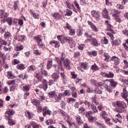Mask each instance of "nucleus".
Returning a JSON list of instances; mask_svg holds the SVG:
<instances>
[{
  "label": "nucleus",
  "instance_id": "obj_1",
  "mask_svg": "<svg viewBox=\"0 0 128 128\" xmlns=\"http://www.w3.org/2000/svg\"><path fill=\"white\" fill-rule=\"evenodd\" d=\"M8 14L4 13V10H2L0 12V17L2 18V21H3V24H4L6 22L8 24L9 26H12V18H8Z\"/></svg>",
  "mask_w": 128,
  "mask_h": 128
},
{
  "label": "nucleus",
  "instance_id": "obj_2",
  "mask_svg": "<svg viewBox=\"0 0 128 128\" xmlns=\"http://www.w3.org/2000/svg\"><path fill=\"white\" fill-rule=\"evenodd\" d=\"M57 38L58 40L62 44H64L65 42H66L71 46H72V42H74V40H72V38L66 36H62V35L57 36Z\"/></svg>",
  "mask_w": 128,
  "mask_h": 128
},
{
  "label": "nucleus",
  "instance_id": "obj_3",
  "mask_svg": "<svg viewBox=\"0 0 128 128\" xmlns=\"http://www.w3.org/2000/svg\"><path fill=\"white\" fill-rule=\"evenodd\" d=\"M112 16L113 18H114V20L117 22H119L120 24L122 20V18H120V12L114 10H112Z\"/></svg>",
  "mask_w": 128,
  "mask_h": 128
},
{
  "label": "nucleus",
  "instance_id": "obj_4",
  "mask_svg": "<svg viewBox=\"0 0 128 128\" xmlns=\"http://www.w3.org/2000/svg\"><path fill=\"white\" fill-rule=\"evenodd\" d=\"M34 76L35 78H36V80H34V84H36L40 80V82H42L43 85L48 84V81L46 80H42V76L40 73L37 72L34 74Z\"/></svg>",
  "mask_w": 128,
  "mask_h": 128
},
{
  "label": "nucleus",
  "instance_id": "obj_5",
  "mask_svg": "<svg viewBox=\"0 0 128 128\" xmlns=\"http://www.w3.org/2000/svg\"><path fill=\"white\" fill-rule=\"evenodd\" d=\"M91 16L93 18L96 22H100V15L98 11L93 10L91 12Z\"/></svg>",
  "mask_w": 128,
  "mask_h": 128
},
{
  "label": "nucleus",
  "instance_id": "obj_6",
  "mask_svg": "<svg viewBox=\"0 0 128 128\" xmlns=\"http://www.w3.org/2000/svg\"><path fill=\"white\" fill-rule=\"evenodd\" d=\"M42 36L38 35L37 36H34V38L36 40L38 46L39 48H42V46H44V44L42 42Z\"/></svg>",
  "mask_w": 128,
  "mask_h": 128
},
{
  "label": "nucleus",
  "instance_id": "obj_7",
  "mask_svg": "<svg viewBox=\"0 0 128 128\" xmlns=\"http://www.w3.org/2000/svg\"><path fill=\"white\" fill-rule=\"evenodd\" d=\"M122 96L127 102V104L128 106V99L126 98L128 97V90H126V88H123V92L122 93Z\"/></svg>",
  "mask_w": 128,
  "mask_h": 128
},
{
  "label": "nucleus",
  "instance_id": "obj_8",
  "mask_svg": "<svg viewBox=\"0 0 128 128\" xmlns=\"http://www.w3.org/2000/svg\"><path fill=\"white\" fill-rule=\"evenodd\" d=\"M14 38L16 40H18V42H24V38H26V36L19 35L18 32H17L16 36Z\"/></svg>",
  "mask_w": 128,
  "mask_h": 128
},
{
  "label": "nucleus",
  "instance_id": "obj_9",
  "mask_svg": "<svg viewBox=\"0 0 128 128\" xmlns=\"http://www.w3.org/2000/svg\"><path fill=\"white\" fill-rule=\"evenodd\" d=\"M70 60L66 58L64 60V66L66 67V70H70Z\"/></svg>",
  "mask_w": 128,
  "mask_h": 128
},
{
  "label": "nucleus",
  "instance_id": "obj_10",
  "mask_svg": "<svg viewBox=\"0 0 128 128\" xmlns=\"http://www.w3.org/2000/svg\"><path fill=\"white\" fill-rule=\"evenodd\" d=\"M56 62L58 64V66L59 70L61 72H64V69L62 68V61L60 60V58H56Z\"/></svg>",
  "mask_w": 128,
  "mask_h": 128
},
{
  "label": "nucleus",
  "instance_id": "obj_11",
  "mask_svg": "<svg viewBox=\"0 0 128 128\" xmlns=\"http://www.w3.org/2000/svg\"><path fill=\"white\" fill-rule=\"evenodd\" d=\"M8 42H9L6 41L2 38H0V44H1V46H10V42H12V40H8Z\"/></svg>",
  "mask_w": 128,
  "mask_h": 128
},
{
  "label": "nucleus",
  "instance_id": "obj_12",
  "mask_svg": "<svg viewBox=\"0 0 128 128\" xmlns=\"http://www.w3.org/2000/svg\"><path fill=\"white\" fill-rule=\"evenodd\" d=\"M100 74L102 76H105L106 78H114V75L112 72H110L109 74H106L104 72H101Z\"/></svg>",
  "mask_w": 128,
  "mask_h": 128
},
{
  "label": "nucleus",
  "instance_id": "obj_13",
  "mask_svg": "<svg viewBox=\"0 0 128 128\" xmlns=\"http://www.w3.org/2000/svg\"><path fill=\"white\" fill-rule=\"evenodd\" d=\"M52 79H54V82H58V80L60 76V73L58 72H54L52 75Z\"/></svg>",
  "mask_w": 128,
  "mask_h": 128
},
{
  "label": "nucleus",
  "instance_id": "obj_14",
  "mask_svg": "<svg viewBox=\"0 0 128 128\" xmlns=\"http://www.w3.org/2000/svg\"><path fill=\"white\" fill-rule=\"evenodd\" d=\"M102 16L104 18H108L110 20V17L108 16V12L106 10V9L104 8L102 12Z\"/></svg>",
  "mask_w": 128,
  "mask_h": 128
},
{
  "label": "nucleus",
  "instance_id": "obj_15",
  "mask_svg": "<svg viewBox=\"0 0 128 128\" xmlns=\"http://www.w3.org/2000/svg\"><path fill=\"white\" fill-rule=\"evenodd\" d=\"M14 110H10L6 112V118H12V116L14 114Z\"/></svg>",
  "mask_w": 128,
  "mask_h": 128
},
{
  "label": "nucleus",
  "instance_id": "obj_16",
  "mask_svg": "<svg viewBox=\"0 0 128 128\" xmlns=\"http://www.w3.org/2000/svg\"><path fill=\"white\" fill-rule=\"evenodd\" d=\"M111 60L112 62H114V64H116V66H118V64L120 62V58L116 56H112L111 58Z\"/></svg>",
  "mask_w": 128,
  "mask_h": 128
},
{
  "label": "nucleus",
  "instance_id": "obj_17",
  "mask_svg": "<svg viewBox=\"0 0 128 128\" xmlns=\"http://www.w3.org/2000/svg\"><path fill=\"white\" fill-rule=\"evenodd\" d=\"M117 103H118V106L119 108H123L124 110V108H128V106H126V104L124 102H120L118 101Z\"/></svg>",
  "mask_w": 128,
  "mask_h": 128
},
{
  "label": "nucleus",
  "instance_id": "obj_18",
  "mask_svg": "<svg viewBox=\"0 0 128 128\" xmlns=\"http://www.w3.org/2000/svg\"><path fill=\"white\" fill-rule=\"evenodd\" d=\"M50 112H50V110H48V107L44 106L43 108V116H46V114L50 115Z\"/></svg>",
  "mask_w": 128,
  "mask_h": 128
},
{
  "label": "nucleus",
  "instance_id": "obj_19",
  "mask_svg": "<svg viewBox=\"0 0 128 128\" xmlns=\"http://www.w3.org/2000/svg\"><path fill=\"white\" fill-rule=\"evenodd\" d=\"M62 94L60 93L58 96L56 94L53 98H54L56 102H60V100H62Z\"/></svg>",
  "mask_w": 128,
  "mask_h": 128
},
{
  "label": "nucleus",
  "instance_id": "obj_20",
  "mask_svg": "<svg viewBox=\"0 0 128 128\" xmlns=\"http://www.w3.org/2000/svg\"><path fill=\"white\" fill-rule=\"evenodd\" d=\"M92 42V46H100V42H98V40L96 39L93 38V40L91 41Z\"/></svg>",
  "mask_w": 128,
  "mask_h": 128
},
{
  "label": "nucleus",
  "instance_id": "obj_21",
  "mask_svg": "<svg viewBox=\"0 0 128 128\" xmlns=\"http://www.w3.org/2000/svg\"><path fill=\"white\" fill-rule=\"evenodd\" d=\"M7 76L9 80H12L16 76L12 74V72H8Z\"/></svg>",
  "mask_w": 128,
  "mask_h": 128
},
{
  "label": "nucleus",
  "instance_id": "obj_22",
  "mask_svg": "<svg viewBox=\"0 0 128 128\" xmlns=\"http://www.w3.org/2000/svg\"><path fill=\"white\" fill-rule=\"evenodd\" d=\"M104 56L105 58L104 59V62H108L110 58V54H108V53H104Z\"/></svg>",
  "mask_w": 128,
  "mask_h": 128
},
{
  "label": "nucleus",
  "instance_id": "obj_23",
  "mask_svg": "<svg viewBox=\"0 0 128 128\" xmlns=\"http://www.w3.org/2000/svg\"><path fill=\"white\" fill-rule=\"evenodd\" d=\"M4 38H8V40L12 38V34L8 32H6L4 34Z\"/></svg>",
  "mask_w": 128,
  "mask_h": 128
},
{
  "label": "nucleus",
  "instance_id": "obj_24",
  "mask_svg": "<svg viewBox=\"0 0 128 128\" xmlns=\"http://www.w3.org/2000/svg\"><path fill=\"white\" fill-rule=\"evenodd\" d=\"M56 91L50 92L48 94L50 98H54V96L56 95Z\"/></svg>",
  "mask_w": 128,
  "mask_h": 128
},
{
  "label": "nucleus",
  "instance_id": "obj_25",
  "mask_svg": "<svg viewBox=\"0 0 128 128\" xmlns=\"http://www.w3.org/2000/svg\"><path fill=\"white\" fill-rule=\"evenodd\" d=\"M108 82H110L111 86H112L113 88H116V84H118V82H114V80L112 79L109 80Z\"/></svg>",
  "mask_w": 128,
  "mask_h": 128
},
{
  "label": "nucleus",
  "instance_id": "obj_26",
  "mask_svg": "<svg viewBox=\"0 0 128 128\" xmlns=\"http://www.w3.org/2000/svg\"><path fill=\"white\" fill-rule=\"evenodd\" d=\"M32 104H34V106H36V108L40 105V100L35 99L33 100Z\"/></svg>",
  "mask_w": 128,
  "mask_h": 128
},
{
  "label": "nucleus",
  "instance_id": "obj_27",
  "mask_svg": "<svg viewBox=\"0 0 128 128\" xmlns=\"http://www.w3.org/2000/svg\"><path fill=\"white\" fill-rule=\"evenodd\" d=\"M84 114L86 116V118H90L92 114V111L85 112Z\"/></svg>",
  "mask_w": 128,
  "mask_h": 128
},
{
  "label": "nucleus",
  "instance_id": "obj_28",
  "mask_svg": "<svg viewBox=\"0 0 128 128\" xmlns=\"http://www.w3.org/2000/svg\"><path fill=\"white\" fill-rule=\"evenodd\" d=\"M34 54L36 56H40L42 54V52L36 49V48H34Z\"/></svg>",
  "mask_w": 128,
  "mask_h": 128
},
{
  "label": "nucleus",
  "instance_id": "obj_29",
  "mask_svg": "<svg viewBox=\"0 0 128 128\" xmlns=\"http://www.w3.org/2000/svg\"><path fill=\"white\" fill-rule=\"evenodd\" d=\"M36 108L37 110V112H38V114H40V112L44 110V109H42V106L40 104L36 107Z\"/></svg>",
  "mask_w": 128,
  "mask_h": 128
},
{
  "label": "nucleus",
  "instance_id": "obj_30",
  "mask_svg": "<svg viewBox=\"0 0 128 128\" xmlns=\"http://www.w3.org/2000/svg\"><path fill=\"white\" fill-rule=\"evenodd\" d=\"M25 115L26 118H28V120L32 119V114L30 112L26 111V112H25Z\"/></svg>",
  "mask_w": 128,
  "mask_h": 128
},
{
  "label": "nucleus",
  "instance_id": "obj_31",
  "mask_svg": "<svg viewBox=\"0 0 128 128\" xmlns=\"http://www.w3.org/2000/svg\"><path fill=\"white\" fill-rule=\"evenodd\" d=\"M100 116L102 118H108L106 112V111H102Z\"/></svg>",
  "mask_w": 128,
  "mask_h": 128
},
{
  "label": "nucleus",
  "instance_id": "obj_32",
  "mask_svg": "<svg viewBox=\"0 0 128 128\" xmlns=\"http://www.w3.org/2000/svg\"><path fill=\"white\" fill-rule=\"evenodd\" d=\"M101 42L102 44H108V40L106 39V37H104V39L102 40Z\"/></svg>",
  "mask_w": 128,
  "mask_h": 128
},
{
  "label": "nucleus",
  "instance_id": "obj_33",
  "mask_svg": "<svg viewBox=\"0 0 128 128\" xmlns=\"http://www.w3.org/2000/svg\"><path fill=\"white\" fill-rule=\"evenodd\" d=\"M91 70H98V66L96 64H94V65H92L91 66Z\"/></svg>",
  "mask_w": 128,
  "mask_h": 128
},
{
  "label": "nucleus",
  "instance_id": "obj_34",
  "mask_svg": "<svg viewBox=\"0 0 128 128\" xmlns=\"http://www.w3.org/2000/svg\"><path fill=\"white\" fill-rule=\"evenodd\" d=\"M16 68L18 70H24V64H19L17 65Z\"/></svg>",
  "mask_w": 128,
  "mask_h": 128
},
{
  "label": "nucleus",
  "instance_id": "obj_35",
  "mask_svg": "<svg viewBox=\"0 0 128 128\" xmlns=\"http://www.w3.org/2000/svg\"><path fill=\"white\" fill-rule=\"evenodd\" d=\"M80 67L84 70H86L88 68V64L86 63H80Z\"/></svg>",
  "mask_w": 128,
  "mask_h": 128
},
{
  "label": "nucleus",
  "instance_id": "obj_36",
  "mask_svg": "<svg viewBox=\"0 0 128 128\" xmlns=\"http://www.w3.org/2000/svg\"><path fill=\"white\" fill-rule=\"evenodd\" d=\"M53 16H54L56 20H60V16H62L58 13H54L53 14Z\"/></svg>",
  "mask_w": 128,
  "mask_h": 128
},
{
  "label": "nucleus",
  "instance_id": "obj_37",
  "mask_svg": "<svg viewBox=\"0 0 128 128\" xmlns=\"http://www.w3.org/2000/svg\"><path fill=\"white\" fill-rule=\"evenodd\" d=\"M84 36H86L88 40H90V42H92L94 38H92V36H90L88 35V34L87 32H85Z\"/></svg>",
  "mask_w": 128,
  "mask_h": 128
},
{
  "label": "nucleus",
  "instance_id": "obj_38",
  "mask_svg": "<svg viewBox=\"0 0 128 128\" xmlns=\"http://www.w3.org/2000/svg\"><path fill=\"white\" fill-rule=\"evenodd\" d=\"M52 61L50 60L48 61L47 64V70H50L52 68Z\"/></svg>",
  "mask_w": 128,
  "mask_h": 128
},
{
  "label": "nucleus",
  "instance_id": "obj_39",
  "mask_svg": "<svg viewBox=\"0 0 128 128\" xmlns=\"http://www.w3.org/2000/svg\"><path fill=\"white\" fill-rule=\"evenodd\" d=\"M76 122L78 124H82V120L80 119V116H76Z\"/></svg>",
  "mask_w": 128,
  "mask_h": 128
},
{
  "label": "nucleus",
  "instance_id": "obj_40",
  "mask_svg": "<svg viewBox=\"0 0 128 128\" xmlns=\"http://www.w3.org/2000/svg\"><path fill=\"white\" fill-rule=\"evenodd\" d=\"M6 120H8V124L10 126H13V124H14V122L12 121V118H6Z\"/></svg>",
  "mask_w": 128,
  "mask_h": 128
},
{
  "label": "nucleus",
  "instance_id": "obj_41",
  "mask_svg": "<svg viewBox=\"0 0 128 128\" xmlns=\"http://www.w3.org/2000/svg\"><path fill=\"white\" fill-rule=\"evenodd\" d=\"M124 66L123 67L124 70H126L128 68V62L126 60H124Z\"/></svg>",
  "mask_w": 128,
  "mask_h": 128
},
{
  "label": "nucleus",
  "instance_id": "obj_42",
  "mask_svg": "<svg viewBox=\"0 0 128 128\" xmlns=\"http://www.w3.org/2000/svg\"><path fill=\"white\" fill-rule=\"evenodd\" d=\"M18 78H21V80H26V78H28V76L26 75L24 76V74H21L18 76Z\"/></svg>",
  "mask_w": 128,
  "mask_h": 128
},
{
  "label": "nucleus",
  "instance_id": "obj_43",
  "mask_svg": "<svg viewBox=\"0 0 128 128\" xmlns=\"http://www.w3.org/2000/svg\"><path fill=\"white\" fill-rule=\"evenodd\" d=\"M92 108V110L94 112V114H96V112H98V109L96 108V106L94 105H91Z\"/></svg>",
  "mask_w": 128,
  "mask_h": 128
},
{
  "label": "nucleus",
  "instance_id": "obj_44",
  "mask_svg": "<svg viewBox=\"0 0 128 128\" xmlns=\"http://www.w3.org/2000/svg\"><path fill=\"white\" fill-rule=\"evenodd\" d=\"M40 72L42 74V76H48V72L42 69V68H40Z\"/></svg>",
  "mask_w": 128,
  "mask_h": 128
},
{
  "label": "nucleus",
  "instance_id": "obj_45",
  "mask_svg": "<svg viewBox=\"0 0 128 128\" xmlns=\"http://www.w3.org/2000/svg\"><path fill=\"white\" fill-rule=\"evenodd\" d=\"M64 94L66 96H70V90H66L64 92Z\"/></svg>",
  "mask_w": 128,
  "mask_h": 128
},
{
  "label": "nucleus",
  "instance_id": "obj_46",
  "mask_svg": "<svg viewBox=\"0 0 128 128\" xmlns=\"http://www.w3.org/2000/svg\"><path fill=\"white\" fill-rule=\"evenodd\" d=\"M3 50H4V52H10L12 48H10V47H8L6 46H4L3 48Z\"/></svg>",
  "mask_w": 128,
  "mask_h": 128
},
{
  "label": "nucleus",
  "instance_id": "obj_47",
  "mask_svg": "<svg viewBox=\"0 0 128 128\" xmlns=\"http://www.w3.org/2000/svg\"><path fill=\"white\" fill-rule=\"evenodd\" d=\"M24 50V46L22 45L16 47V52H18V50Z\"/></svg>",
  "mask_w": 128,
  "mask_h": 128
},
{
  "label": "nucleus",
  "instance_id": "obj_48",
  "mask_svg": "<svg viewBox=\"0 0 128 128\" xmlns=\"http://www.w3.org/2000/svg\"><path fill=\"white\" fill-rule=\"evenodd\" d=\"M80 114H82L84 110H86V108H84L81 106L78 110Z\"/></svg>",
  "mask_w": 128,
  "mask_h": 128
},
{
  "label": "nucleus",
  "instance_id": "obj_49",
  "mask_svg": "<svg viewBox=\"0 0 128 128\" xmlns=\"http://www.w3.org/2000/svg\"><path fill=\"white\" fill-rule=\"evenodd\" d=\"M123 46H124V48H126V50H128V39H127L126 40V43L123 44Z\"/></svg>",
  "mask_w": 128,
  "mask_h": 128
},
{
  "label": "nucleus",
  "instance_id": "obj_50",
  "mask_svg": "<svg viewBox=\"0 0 128 128\" xmlns=\"http://www.w3.org/2000/svg\"><path fill=\"white\" fill-rule=\"evenodd\" d=\"M115 110L117 112H120V114H122V112H124V110H122V108H116Z\"/></svg>",
  "mask_w": 128,
  "mask_h": 128
},
{
  "label": "nucleus",
  "instance_id": "obj_51",
  "mask_svg": "<svg viewBox=\"0 0 128 128\" xmlns=\"http://www.w3.org/2000/svg\"><path fill=\"white\" fill-rule=\"evenodd\" d=\"M18 1L14 2V10H15L18 9Z\"/></svg>",
  "mask_w": 128,
  "mask_h": 128
},
{
  "label": "nucleus",
  "instance_id": "obj_52",
  "mask_svg": "<svg viewBox=\"0 0 128 128\" xmlns=\"http://www.w3.org/2000/svg\"><path fill=\"white\" fill-rule=\"evenodd\" d=\"M20 62L19 60H18L17 59H14V60H12V64H18Z\"/></svg>",
  "mask_w": 128,
  "mask_h": 128
},
{
  "label": "nucleus",
  "instance_id": "obj_53",
  "mask_svg": "<svg viewBox=\"0 0 128 128\" xmlns=\"http://www.w3.org/2000/svg\"><path fill=\"white\" fill-rule=\"evenodd\" d=\"M70 34L71 36H74V34H76V32L74 31V30L71 28L69 30Z\"/></svg>",
  "mask_w": 128,
  "mask_h": 128
},
{
  "label": "nucleus",
  "instance_id": "obj_54",
  "mask_svg": "<svg viewBox=\"0 0 128 128\" xmlns=\"http://www.w3.org/2000/svg\"><path fill=\"white\" fill-rule=\"evenodd\" d=\"M108 30L110 32H113L112 26L110 24H107Z\"/></svg>",
  "mask_w": 128,
  "mask_h": 128
},
{
  "label": "nucleus",
  "instance_id": "obj_55",
  "mask_svg": "<svg viewBox=\"0 0 128 128\" xmlns=\"http://www.w3.org/2000/svg\"><path fill=\"white\" fill-rule=\"evenodd\" d=\"M68 103H70V102L74 103V102H76V99H74V98H68Z\"/></svg>",
  "mask_w": 128,
  "mask_h": 128
},
{
  "label": "nucleus",
  "instance_id": "obj_56",
  "mask_svg": "<svg viewBox=\"0 0 128 128\" xmlns=\"http://www.w3.org/2000/svg\"><path fill=\"white\" fill-rule=\"evenodd\" d=\"M86 92H88V94H92V92H94V90H92V88H88Z\"/></svg>",
  "mask_w": 128,
  "mask_h": 128
},
{
  "label": "nucleus",
  "instance_id": "obj_57",
  "mask_svg": "<svg viewBox=\"0 0 128 128\" xmlns=\"http://www.w3.org/2000/svg\"><path fill=\"white\" fill-rule=\"evenodd\" d=\"M54 124V121L52 120H47L46 121V124L48 125V126H50V124Z\"/></svg>",
  "mask_w": 128,
  "mask_h": 128
},
{
  "label": "nucleus",
  "instance_id": "obj_58",
  "mask_svg": "<svg viewBox=\"0 0 128 128\" xmlns=\"http://www.w3.org/2000/svg\"><path fill=\"white\" fill-rule=\"evenodd\" d=\"M77 34L78 36H81L82 35V30H80V28H79L78 31H77Z\"/></svg>",
  "mask_w": 128,
  "mask_h": 128
},
{
  "label": "nucleus",
  "instance_id": "obj_59",
  "mask_svg": "<svg viewBox=\"0 0 128 128\" xmlns=\"http://www.w3.org/2000/svg\"><path fill=\"white\" fill-rule=\"evenodd\" d=\"M96 54H97V53H96V51L90 52V56H96Z\"/></svg>",
  "mask_w": 128,
  "mask_h": 128
},
{
  "label": "nucleus",
  "instance_id": "obj_60",
  "mask_svg": "<svg viewBox=\"0 0 128 128\" xmlns=\"http://www.w3.org/2000/svg\"><path fill=\"white\" fill-rule=\"evenodd\" d=\"M66 16H70L72 14V11L70 10H66Z\"/></svg>",
  "mask_w": 128,
  "mask_h": 128
},
{
  "label": "nucleus",
  "instance_id": "obj_61",
  "mask_svg": "<svg viewBox=\"0 0 128 128\" xmlns=\"http://www.w3.org/2000/svg\"><path fill=\"white\" fill-rule=\"evenodd\" d=\"M64 28H66L67 30H72V26L68 24V23H66V26L64 27Z\"/></svg>",
  "mask_w": 128,
  "mask_h": 128
},
{
  "label": "nucleus",
  "instance_id": "obj_62",
  "mask_svg": "<svg viewBox=\"0 0 128 128\" xmlns=\"http://www.w3.org/2000/svg\"><path fill=\"white\" fill-rule=\"evenodd\" d=\"M72 96H73V98H78V93L76 92L73 91L72 92Z\"/></svg>",
  "mask_w": 128,
  "mask_h": 128
},
{
  "label": "nucleus",
  "instance_id": "obj_63",
  "mask_svg": "<svg viewBox=\"0 0 128 128\" xmlns=\"http://www.w3.org/2000/svg\"><path fill=\"white\" fill-rule=\"evenodd\" d=\"M120 72H122V74H127L128 75V70H124L121 69L120 70Z\"/></svg>",
  "mask_w": 128,
  "mask_h": 128
},
{
  "label": "nucleus",
  "instance_id": "obj_64",
  "mask_svg": "<svg viewBox=\"0 0 128 128\" xmlns=\"http://www.w3.org/2000/svg\"><path fill=\"white\" fill-rule=\"evenodd\" d=\"M91 28L94 32H98V28L95 25H94L92 27H91Z\"/></svg>",
  "mask_w": 128,
  "mask_h": 128
}]
</instances>
